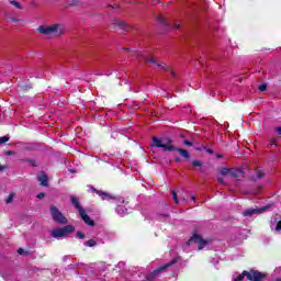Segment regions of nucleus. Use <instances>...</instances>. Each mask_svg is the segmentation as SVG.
<instances>
[{"label":"nucleus","instance_id":"nucleus-1","mask_svg":"<svg viewBox=\"0 0 281 281\" xmlns=\"http://www.w3.org/2000/svg\"><path fill=\"white\" fill-rule=\"evenodd\" d=\"M40 34H45L46 36H63L65 34V25L63 24H52V25H42L37 29Z\"/></svg>","mask_w":281,"mask_h":281},{"label":"nucleus","instance_id":"nucleus-2","mask_svg":"<svg viewBox=\"0 0 281 281\" xmlns=\"http://www.w3.org/2000/svg\"><path fill=\"white\" fill-rule=\"evenodd\" d=\"M70 201H71L75 210H77V212H79V216L83 221V223H86V225H89V227H94L95 222L93 220H91V217L89 215H87V211L80 205L78 198H76L75 195H71Z\"/></svg>","mask_w":281,"mask_h":281},{"label":"nucleus","instance_id":"nucleus-3","mask_svg":"<svg viewBox=\"0 0 281 281\" xmlns=\"http://www.w3.org/2000/svg\"><path fill=\"white\" fill-rule=\"evenodd\" d=\"M75 229L76 228L74 227V225H66L63 227H57L50 232V236L53 238H56L57 240H60V238H67V236H69V234H74Z\"/></svg>","mask_w":281,"mask_h":281},{"label":"nucleus","instance_id":"nucleus-4","mask_svg":"<svg viewBox=\"0 0 281 281\" xmlns=\"http://www.w3.org/2000/svg\"><path fill=\"white\" fill-rule=\"evenodd\" d=\"M187 245H198V247H207L212 245V239H204L200 234L193 233V235L187 241Z\"/></svg>","mask_w":281,"mask_h":281},{"label":"nucleus","instance_id":"nucleus-5","mask_svg":"<svg viewBox=\"0 0 281 281\" xmlns=\"http://www.w3.org/2000/svg\"><path fill=\"white\" fill-rule=\"evenodd\" d=\"M153 142L156 148H162L164 150H168L169 153H172V150H177V148L172 146V140L168 138L153 137Z\"/></svg>","mask_w":281,"mask_h":281},{"label":"nucleus","instance_id":"nucleus-6","mask_svg":"<svg viewBox=\"0 0 281 281\" xmlns=\"http://www.w3.org/2000/svg\"><path fill=\"white\" fill-rule=\"evenodd\" d=\"M50 215L55 223H58L59 225H67L69 223V220L64 216L63 213H60V210L56 207V205L50 206Z\"/></svg>","mask_w":281,"mask_h":281},{"label":"nucleus","instance_id":"nucleus-7","mask_svg":"<svg viewBox=\"0 0 281 281\" xmlns=\"http://www.w3.org/2000/svg\"><path fill=\"white\" fill-rule=\"evenodd\" d=\"M269 210V206H262L260 209H247L244 211L243 216L251 217L255 216V214H263V212H267Z\"/></svg>","mask_w":281,"mask_h":281},{"label":"nucleus","instance_id":"nucleus-8","mask_svg":"<svg viewBox=\"0 0 281 281\" xmlns=\"http://www.w3.org/2000/svg\"><path fill=\"white\" fill-rule=\"evenodd\" d=\"M37 181H40V186H43V188L49 186V178L43 171L37 176Z\"/></svg>","mask_w":281,"mask_h":281},{"label":"nucleus","instance_id":"nucleus-9","mask_svg":"<svg viewBox=\"0 0 281 281\" xmlns=\"http://www.w3.org/2000/svg\"><path fill=\"white\" fill-rule=\"evenodd\" d=\"M93 192H97V194L102 199V201H111V199H115L111 193H106L104 191L92 189Z\"/></svg>","mask_w":281,"mask_h":281},{"label":"nucleus","instance_id":"nucleus-10","mask_svg":"<svg viewBox=\"0 0 281 281\" xmlns=\"http://www.w3.org/2000/svg\"><path fill=\"white\" fill-rule=\"evenodd\" d=\"M144 60L145 63H151V65H157V67H159L160 69H164V67H166V64L157 61V59L153 57H144Z\"/></svg>","mask_w":281,"mask_h":281},{"label":"nucleus","instance_id":"nucleus-11","mask_svg":"<svg viewBox=\"0 0 281 281\" xmlns=\"http://www.w3.org/2000/svg\"><path fill=\"white\" fill-rule=\"evenodd\" d=\"M231 177H234V179H240V177H244V173L239 169H231Z\"/></svg>","mask_w":281,"mask_h":281},{"label":"nucleus","instance_id":"nucleus-12","mask_svg":"<svg viewBox=\"0 0 281 281\" xmlns=\"http://www.w3.org/2000/svg\"><path fill=\"white\" fill-rule=\"evenodd\" d=\"M88 247H95L102 245V241L98 238H92L87 241Z\"/></svg>","mask_w":281,"mask_h":281},{"label":"nucleus","instance_id":"nucleus-13","mask_svg":"<svg viewBox=\"0 0 281 281\" xmlns=\"http://www.w3.org/2000/svg\"><path fill=\"white\" fill-rule=\"evenodd\" d=\"M177 150L179 151L181 157H184V159H190V153H188V150H186L183 148H178Z\"/></svg>","mask_w":281,"mask_h":281},{"label":"nucleus","instance_id":"nucleus-14","mask_svg":"<svg viewBox=\"0 0 281 281\" xmlns=\"http://www.w3.org/2000/svg\"><path fill=\"white\" fill-rule=\"evenodd\" d=\"M231 172H232V169L223 168V169H221L218 175L222 177H227V175H231Z\"/></svg>","mask_w":281,"mask_h":281},{"label":"nucleus","instance_id":"nucleus-15","mask_svg":"<svg viewBox=\"0 0 281 281\" xmlns=\"http://www.w3.org/2000/svg\"><path fill=\"white\" fill-rule=\"evenodd\" d=\"M117 214H120L121 216H124V214H128L127 210L124 206H119L116 209Z\"/></svg>","mask_w":281,"mask_h":281},{"label":"nucleus","instance_id":"nucleus-16","mask_svg":"<svg viewBox=\"0 0 281 281\" xmlns=\"http://www.w3.org/2000/svg\"><path fill=\"white\" fill-rule=\"evenodd\" d=\"M114 24L117 25V27H121L122 30L126 27V23H124V21L122 20H116Z\"/></svg>","mask_w":281,"mask_h":281},{"label":"nucleus","instance_id":"nucleus-17","mask_svg":"<svg viewBox=\"0 0 281 281\" xmlns=\"http://www.w3.org/2000/svg\"><path fill=\"white\" fill-rule=\"evenodd\" d=\"M172 198H173V202L176 203V205H179V195L177 194V191H171Z\"/></svg>","mask_w":281,"mask_h":281},{"label":"nucleus","instance_id":"nucleus-18","mask_svg":"<svg viewBox=\"0 0 281 281\" xmlns=\"http://www.w3.org/2000/svg\"><path fill=\"white\" fill-rule=\"evenodd\" d=\"M192 166L193 168H201L203 167V162H201V160H193Z\"/></svg>","mask_w":281,"mask_h":281},{"label":"nucleus","instance_id":"nucleus-19","mask_svg":"<svg viewBox=\"0 0 281 281\" xmlns=\"http://www.w3.org/2000/svg\"><path fill=\"white\" fill-rule=\"evenodd\" d=\"M8 142H10V136L7 135V136L0 137V146H1V144H5Z\"/></svg>","mask_w":281,"mask_h":281},{"label":"nucleus","instance_id":"nucleus-20","mask_svg":"<svg viewBox=\"0 0 281 281\" xmlns=\"http://www.w3.org/2000/svg\"><path fill=\"white\" fill-rule=\"evenodd\" d=\"M11 5H14V8H18V10H21V8H23L18 1H11Z\"/></svg>","mask_w":281,"mask_h":281},{"label":"nucleus","instance_id":"nucleus-21","mask_svg":"<svg viewBox=\"0 0 281 281\" xmlns=\"http://www.w3.org/2000/svg\"><path fill=\"white\" fill-rule=\"evenodd\" d=\"M217 181H218V183H221L222 186H225V179H224L223 176H221L220 173H218V176H217Z\"/></svg>","mask_w":281,"mask_h":281},{"label":"nucleus","instance_id":"nucleus-22","mask_svg":"<svg viewBox=\"0 0 281 281\" xmlns=\"http://www.w3.org/2000/svg\"><path fill=\"white\" fill-rule=\"evenodd\" d=\"M12 201H14V193H11V194L8 196L5 203L10 204V203H12Z\"/></svg>","mask_w":281,"mask_h":281},{"label":"nucleus","instance_id":"nucleus-23","mask_svg":"<svg viewBox=\"0 0 281 281\" xmlns=\"http://www.w3.org/2000/svg\"><path fill=\"white\" fill-rule=\"evenodd\" d=\"M180 201H188V195L186 192L180 193Z\"/></svg>","mask_w":281,"mask_h":281},{"label":"nucleus","instance_id":"nucleus-24","mask_svg":"<svg viewBox=\"0 0 281 281\" xmlns=\"http://www.w3.org/2000/svg\"><path fill=\"white\" fill-rule=\"evenodd\" d=\"M274 232H281V221H277Z\"/></svg>","mask_w":281,"mask_h":281},{"label":"nucleus","instance_id":"nucleus-25","mask_svg":"<svg viewBox=\"0 0 281 281\" xmlns=\"http://www.w3.org/2000/svg\"><path fill=\"white\" fill-rule=\"evenodd\" d=\"M259 91H267V83L259 86Z\"/></svg>","mask_w":281,"mask_h":281},{"label":"nucleus","instance_id":"nucleus-26","mask_svg":"<svg viewBox=\"0 0 281 281\" xmlns=\"http://www.w3.org/2000/svg\"><path fill=\"white\" fill-rule=\"evenodd\" d=\"M257 177H258V179H262V177H265V173H262V171H258Z\"/></svg>","mask_w":281,"mask_h":281},{"label":"nucleus","instance_id":"nucleus-27","mask_svg":"<svg viewBox=\"0 0 281 281\" xmlns=\"http://www.w3.org/2000/svg\"><path fill=\"white\" fill-rule=\"evenodd\" d=\"M77 238H85V234H82V232H77Z\"/></svg>","mask_w":281,"mask_h":281},{"label":"nucleus","instance_id":"nucleus-28","mask_svg":"<svg viewBox=\"0 0 281 281\" xmlns=\"http://www.w3.org/2000/svg\"><path fill=\"white\" fill-rule=\"evenodd\" d=\"M5 155H8V156H10V155H16V151L9 150V151H5Z\"/></svg>","mask_w":281,"mask_h":281},{"label":"nucleus","instance_id":"nucleus-29","mask_svg":"<svg viewBox=\"0 0 281 281\" xmlns=\"http://www.w3.org/2000/svg\"><path fill=\"white\" fill-rule=\"evenodd\" d=\"M37 199H45V193H38Z\"/></svg>","mask_w":281,"mask_h":281},{"label":"nucleus","instance_id":"nucleus-30","mask_svg":"<svg viewBox=\"0 0 281 281\" xmlns=\"http://www.w3.org/2000/svg\"><path fill=\"white\" fill-rule=\"evenodd\" d=\"M173 27H175L176 30H179V27H181V24H179L178 22H176L175 25H173Z\"/></svg>","mask_w":281,"mask_h":281},{"label":"nucleus","instance_id":"nucleus-31","mask_svg":"<svg viewBox=\"0 0 281 281\" xmlns=\"http://www.w3.org/2000/svg\"><path fill=\"white\" fill-rule=\"evenodd\" d=\"M184 145H186V146H192V142H190V140H184Z\"/></svg>","mask_w":281,"mask_h":281},{"label":"nucleus","instance_id":"nucleus-32","mask_svg":"<svg viewBox=\"0 0 281 281\" xmlns=\"http://www.w3.org/2000/svg\"><path fill=\"white\" fill-rule=\"evenodd\" d=\"M277 133H279V135H281V127H276Z\"/></svg>","mask_w":281,"mask_h":281},{"label":"nucleus","instance_id":"nucleus-33","mask_svg":"<svg viewBox=\"0 0 281 281\" xmlns=\"http://www.w3.org/2000/svg\"><path fill=\"white\" fill-rule=\"evenodd\" d=\"M158 21H159V23H164V18H162V16H159V18H158Z\"/></svg>","mask_w":281,"mask_h":281},{"label":"nucleus","instance_id":"nucleus-34","mask_svg":"<svg viewBox=\"0 0 281 281\" xmlns=\"http://www.w3.org/2000/svg\"><path fill=\"white\" fill-rule=\"evenodd\" d=\"M191 200H192V201H196V198H195V196H191Z\"/></svg>","mask_w":281,"mask_h":281},{"label":"nucleus","instance_id":"nucleus-35","mask_svg":"<svg viewBox=\"0 0 281 281\" xmlns=\"http://www.w3.org/2000/svg\"><path fill=\"white\" fill-rule=\"evenodd\" d=\"M206 153H210V154H212L213 151H212V149H207V150H206Z\"/></svg>","mask_w":281,"mask_h":281},{"label":"nucleus","instance_id":"nucleus-36","mask_svg":"<svg viewBox=\"0 0 281 281\" xmlns=\"http://www.w3.org/2000/svg\"><path fill=\"white\" fill-rule=\"evenodd\" d=\"M5 169V167H3V166H0V170H4Z\"/></svg>","mask_w":281,"mask_h":281},{"label":"nucleus","instance_id":"nucleus-37","mask_svg":"<svg viewBox=\"0 0 281 281\" xmlns=\"http://www.w3.org/2000/svg\"><path fill=\"white\" fill-rule=\"evenodd\" d=\"M166 218H170V215H168V214H166V215H164Z\"/></svg>","mask_w":281,"mask_h":281},{"label":"nucleus","instance_id":"nucleus-38","mask_svg":"<svg viewBox=\"0 0 281 281\" xmlns=\"http://www.w3.org/2000/svg\"><path fill=\"white\" fill-rule=\"evenodd\" d=\"M69 171H70V172H75L74 169H70Z\"/></svg>","mask_w":281,"mask_h":281},{"label":"nucleus","instance_id":"nucleus-39","mask_svg":"<svg viewBox=\"0 0 281 281\" xmlns=\"http://www.w3.org/2000/svg\"><path fill=\"white\" fill-rule=\"evenodd\" d=\"M11 21H16L15 19H11Z\"/></svg>","mask_w":281,"mask_h":281},{"label":"nucleus","instance_id":"nucleus-40","mask_svg":"<svg viewBox=\"0 0 281 281\" xmlns=\"http://www.w3.org/2000/svg\"><path fill=\"white\" fill-rule=\"evenodd\" d=\"M139 56H144V55H142V53H139Z\"/></svg>","mask_w":281,"mask_h":281},{"label":"nucleus","instance_id":"nucleus-41","mask_svg":"<svg viewBox=\"0 0 281 281\" xmlns=\"http://www.w3.org/2000/svg\"><path fill=\"white\" fill-rule=\"evenodd\" d=\"M217 157H223V156H221V155H217Z\"/></svg>","mask_w":281,"mask_h":281}]
</instances>
